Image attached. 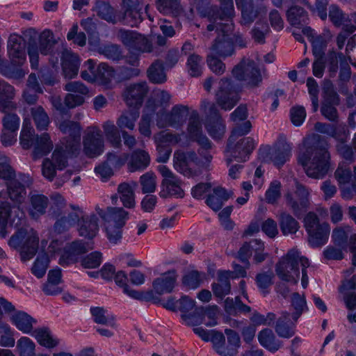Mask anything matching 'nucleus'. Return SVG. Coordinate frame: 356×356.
Wrapping results in <instances>:
<instances>
[{
  "mask_svg": "<svg viewBox=\"0 0 356 356\" xmlns=\"http://www.w3.org/2000/svg\"><path fill=\"white\" fill-rule=\"evenodd\" d=\"M78 153H72L71 151L68 152L66 145L63 143V146H57L52 154L53 163L58 170H63L67 165V159L69 157L76 156Z\"/></svg>",
  "mask_w": 356,
  "mask_h": 356,
  "instance_id": "obj_43",
  "label": "nucleus"
},
{
  "mask_svg": "<svg viewBox=\"0 0 356 356\" xmlns=\"http://www.w3.org/2000/svg\"><path fill=\"white\" fill-rule=\"evenodd\" d=\"M117 38L130 51L159 54L158 47L153 46V39L137 32L121 29L117 33Z\"/></svg>",
  "mask_w": 356,
  "mask_h": 356,
  "instance_id": "obj_9",
  "label": "nucleus"
},
{
  "mask_svg": "<svg viewBox=\"0 0 356 356\" xmlns=\"http://www.w3.org/2000/svg\"><path fill=\"white\" fill-rule=\"evenodd\" d=\"M121 7L124 13V18L129 17L133 20L131 26L140 22L143 0H122Z\"/></svg>",
  "mask_w": 356,
  "mask_h": 356,
  "instance_id": "obj_31",
  "label": "nucleus"
},
{
  "mask_svg": "<svg viewBox=\"0 0 356 356\" xmlns=\"http://www.w3.org/2000/svg\"><path fill=\"white\" fill-rule=\"evenodd\" d=\"M13 321L16 327L21 331L29 333L33 329V323L35 321L24 312H18L13 316Z\"/></svg>",
  "mask_w": 356,
  "mask_h": 356,
  "instance_id": "obj_49",
  "label": "nucleus"
},
{
  "mask_svg": "<svg viewBox=\"0 0 356 356\" xmlns=\"http://www.w3.org/2000/svg\"><path fill=\"white\" fill-rule=\"evenodd\" d=\"M351 232L352 229L350 226L338 227L332 231V240L337 245L345 248L347 245L349 235Z\"/></svg>",
  "mask_w": 356,
  "mask_h": 356,
  "instance_id": "obj_55",
  "label": "nucleus"
},
{
  "mask_svg": "<svg viewBox=\"0 0 356 356\" xmlns=\"http://www.w3.org/2000/svg\"><path fill=\"white\" fill-rule=\"evenodd\" d=\"M8 54L14 65H21L26 60V42L18 34H10L8 40Z\"/></svg>",
  "mask_w": 356,
  "mask_h": 356,
  "instance_id": "obj_21",
  "label": "nucleus"
},
{
  "mask_svg": "<svg viewBox=\"0 0 356 356\" xmlns=\"http://www.w3.org/2000/svg\"><path fill=\"white\" fill-rule=\"evenodd\" d=\"M303 259L306 257L294 249L289 250L276 264L275 271L282 280L296 284L300 276L299 266H302Z\"/></svg>",
  "mask_w": 356,
  "mask_h": 356,
  "instance_id": "obj_5",
  "label": "nucleus"
},
{
  "mask_svg": "<svg viewBox=\"0 0 356 356\" xmlns=\"http://www.w3.org/2000/svg\"><path fill=\"white\" fill-rule=\"evenodd\" d=\"M147 74L150 81L154 83H163L166 81V74L162 61L156 60L147 70Z\"/></svg>",
  "mask_w": 356,
  "mask_h": 356,
  "instance_id": "obj_50",
  "label": "nucleus"
},
{
  "mask_svg": "<svg viewBox=\"0 0 356 356\" xmlns=\"http://www.w3.org/2000/svg\"><path fill=\"white\" fill-rule=\"evenodd\" d=\"M60 130L65 134H68L70 141L68 140L65 144L67 150L72 153H78L80 149L81 127L79 123L65 120L59 125Z\"/></svg>",
  "mask_w": 356,
  "mask_h": 356,
  "instance_id": "obj_22",
  "label": "nucleus"
},
{
  "mask_svg": "<svg viewBox=\"0 0 356 356\" xmlns=\"http://www.w3.org/2000/svg\"><path fill=\"white\" fill-rule=\"evenodd\" d=\"M90 313L92 316L93 321L101 325H110L114 327L115 323L113 318L111 321L107 315V311L104 307H96L90 308Z\"/></svg>",
  "mask_w": 356,
  "mask_h": 356,
  "instance_id": "obj_62",
  "label": "nucleus"
},
{
  "mask_svg": "<svg viewBox=\"0 0 356 356\" xmlns=\"http://www.w3.org/2000/svg\"><path fill=\"white\" fill-rule=\"evenodd\" d=\"M19 356H35V344L28 337H22L17 341Z\"/></svg>",
  "mask_w": 356,
  "mask_h": 356,
  "instance_id": "obj_64",
  "label": "nucleus"
},
{
  "mask_svg": "<svg viewBox=\"0 0 356 356\" xmlns=\"http://www.w3.org/2000/svg\"><path fill=\"white\" fill-rule=\"evenodd\" d=\"M257 338L260 345L271 353L277 352L282 346V342L277 339L270 328L261 330L258 333Z\"/></svg>",
  "mask_w": 356,
  "mask_h": 356,
  "instance_id": "obj_33",
  "label": "nucleus"
},
{
  "mask_svg": "<svg viewBox=\"0 0 356 356\" xmlns=\"http://www.w3.org/2000/svg\"><path fill=\"white\" fill-rule=\"evenodd\" d=\"M211 24L207 26V31H212L216 30L218 33H221L220 37L232 38L233 35L236 37V41L240 43V46H244L243 44L241 43L242 41L241 35H236L234 33V24L232 22V18H225L222 21L218 20V18H210Z\"/></svg>",
  "mask_w": 356,
  "mask_h": 356,
  "instance_id": "obj_26",
  "label": "nucleus"
},
{
  "mask_svg": "<svg viewBox=\"0 0 356 356\" xmlns=\"http://www.w3.org/2000/svg\"><path fill=\"white\" fill-rule=\"evenodd\" d=\"M97 215L104 221L105 225L124 227L129 218V213L122 207H108L106 211L96 208Z\"/></svg>",
  "mask_w": 356,
  "mask_h": 356,
  "instance_id": "obj_24",
  "label": "nucleus"
},
{
  "mask_svg": "<svg viewBox=\"0 0 356 356\" xmlns=\"http://www.w3.org/2000/svg\"><path fill=\"white\" fill-rule=\"evenodd\" d=\"M237 8L241 12V24L249 26L258 17L261 12L266 13L264 7H255L253 0H235Z\"/></svg>",
  "mask_w": 356,
  "mask_h": 356,
  "instance_id": "obj_25",
  "label": "nucleus"
},
{
  "mask_svg": "<svg viewBox=\"0 0 356 356\" xmlns=\"http://www.w3.org/2000/svg\"><path fill=\"white\" fill-rule=\"evenodd\" d=\"M188 111L189 108L182 104L174 106L168 113L163 110L159 111L156 114V125L159 128L168 126L178 128L186 121Z\"/></svg>",
  "mask_w": 356,
  "mask_h": 356,
  "instance_id": "obj_16",
  "label": "nucleus"
},
{
  "mask_svg": "<svg viewBox=\"0 0 356 356\" xmlns=\"http://www.w3.org/2000/svg\"><path fill=\"white\" fill-rule=\"evenodd\" d=\"M187 67L191 76H200L202 72V58L195 54L190 55L187 60Z\"/></svg>",
  "mask_w": 356,
  "mask_h": 356,
  "instance_id": "obj_61",
  "label": "nucleus"
},
{
  "mask_svg": "<svg viewBox=\"0 0 356 356\" xmlns=\"http://www.w3.org/2000/svg\"><path fill=\"white\" fill-rule=\"evenodd\" d=\"M187 135L188 138L196 142L204 149H211L212 145L207 136L203 134L202 122L198 112L193 110L191 112L187 126Z\"/></svg>",
  "mask_w": 356,
  "mask_h": 356,
  "instance_id": "obj_17",
  "label": "nucleus"
},
{
  "mask_svg": "<svg viewBox=\"0 0 356 356\" xmlns=\"http://www.w3.org/2000/svg\"><path fill=\"white\" fill-rule=\"evenodd\" d=\"M90 51H96L99 54L106 56L107 58L115 61H118L124 58L121 47L117 44L110 43L96 47L90 41Z\"/></svg>",
  "mask_w": 356,
  "mask_h": 356,
  "instance_id": "obj_41",
  "label": "nucleus"
},
{
  "mask_svg": "<svg viewBox=\"0 0 356 356\" xmlns=\"http://www.w3.org/2000/svg\"><path fill=\"white\" fill-rule=\"evenodd\" d=\"M225 334L227 338V343L222 332L211 331V342L213 350L220 356H236L241 344L239 334L234 330L228 328L225 330Z\"/></svg>",
  "mask_w": 356,
  "mask_h": 356,
  "instance_id": "obj_6",
  "label": "nucleus"
},
{
  "mask_svg": "<svg viewBox=\"0 0 356 356\" xmlns=\"http://www.w3.org/2000/svg\"><path fill=\"white\" fill-rule=\"evenodd\" d=\"M149 163L150 157L149 154L145 150L136 149L131 154V159L128 164L129 170L131 172L144 170L148 167Z\"/></svg>",
  "mask_w": 356,
  "mask_h": 356,
  "instance_id": "obj_40",
  "label": "nucleus"
},
{
  "mask_svg": "<svg viewBox=\"0 0 356 356\" xmlns=\"http://www.w3.org/2000/svg\"><path fill=\"white\" fill-rule=\"evenodd\" d=\"M291 148L286 143H279L268 149L267 156L275 165L281 166L291 156Z\"/></svg>",
  "mask_w": 356,
  "mask_h": 356,
  "instance_id": "obj_30",
  "label": "nucleus"
},
{
  "mask_svg": "<svg viewBox=\"0 0 356 356\" xmlns=\"http://www.w3.org/2000/svg\"><path fill=\"white\" fill-rule=\"evenodd\" d=\"M61 65L65 77L73 79L78 74L80 60L78 56L71 51L65 49L62 52Z\"/></svg>",
  "mask_w": 356,
  "mask_h": 356,
  "instance_id": "obj_28",
  "label": "nucleus"
},
{
  "mask_svg": "<svg viewBox=\"0 0 356 356\" xmlns=\"http://www.w3.org/2000/svg\"><path fill=\"white\" fill-rule=\"evenodd\" d=\"M38 342L44 347L51 348L57 346L58 341L54 339L47 328L35 330L33 334Z\"/></svg>",
  "mask_w": 356,
  "mask_h": 356,
  "instance_id": "obj_57",
  "label": "nucleus"
},
{
  "mask_svg": "<svg viewBox=\"0 0 356 356\" xmlns=\"http://www.w3.org/2000/svg\"><path fill=\"white\" fill-rule=\"evenodd\" d=\"M176 283V275L174 272L163 274L153 281L152 286L154 291L159 294L170 293Z\"/></svg>",
  "mask_w": 356,
  "mask_h": 356,
  "instance_id": "obj_34",
  "label": "nucleus"
},
{
  "mask_svg": "<svg viewBox=\"0 0 356 356\" xmlns=\"http://www.w3.org/2000/svg\"><path fill=\"white\" fill-rule=\"evenodd\" d=\"M56 40L54 33L49 29L44 30L39 35L38 49L42 55L50 54Z\"/></svg>",
  "mask_w": 356,
  "mask_h": 356,
  "instance_id": "obj_46",
  "label": "nucleus"
},
{
  "mask_svg": "<svg viewBox=\"0 0 356 356\" xmlns=\"http://www.w3.org/2000/svg\"><path fill=\"white\" fill-rule=\"evenodd\" d=\"M345 56L342 53L337 54L334 51H331L327 54V72L329 76L334 78L336 76L339 70L338 63L345 62Z\"/></svg>",
  "mask_w": 356,
  "mask_h": 356,
  "instance_id": "obj_60",
  "label": "nucleus"
},
{
  "mask_svg": "<svg viewBox=\"0 0 356 356\" xmlns=\"http://www.w3.org/2000/svg\"><path fill=\"white\" fill-rule=\"evenodd\" d=\"M295 323L290 322V314L282 312L275 326L276 333L280 337L289 339L295 334Z\"/></svg>",
  "mask_w": 356,
  "mask_h": 356,
  "instance_id": "obj_36",
  "label": "nucleus"
},
{
  "mask_svg": "<svg viewBox=\"0 0 356 356\" xmlns=\"http://www.w3.org/2000/svg\"><path fill=\"white\" fill-rule=\"evenodd\" d=\"M181 181L176 177L174 179H163L161 183L160 197L167 198L168 197H183L184 193L181 188Z\"/></svg>",
  "mask_w": 356,
  "mask_h": 356,
  "instance_id": "obj_37",
  "label": "nucleus"
},
{
  "mask_svg": "<svg viewBox=\"0 0 356 356\" xmlns=\"http://www.w3.org/2000/svg\"><path fill=\"white\" fill-rule=\"evenodd\" d=\"M138 109L132 108L124 111L117 120V125L122 130L128 129L133 130L135 128V123L139 118Z\"/></svg>",
  "mask_w": 356,
  "mask_h": 356,
  "instance_id": "obj_42",
  "label": "nucleus"
},
{
  "mask_svg": "<svg viewBox=\"0 0 356 356\" xmlns=\"http://www.w3.org/2000/svg\"><path fill=\"white\" fill-rule=\"evenodd\" d=\"M148 92L146 82L131 84L122 93L123 99L129 108L138 109Z\"/></svg>",
  "mask_w": 356,
  "mask_h": 356,
  "instance_id": "obj_20",
  "label": "nucleus"
},
{
  "mask_svg": "<svg viewBox=\"0 0 356 356\" xmlns=\"http://www.w3.org/2000/svg\"><path fill=\"white\" fill-rule=\"evenodd\" d=\"M60 130L65 134H68L70 141L68 140L65 144L67 150L72 153H78L80 149L81 127L79 123L65 120L59 125Z\"/></svg>",
  "mask_w": 356,
  "mask_h": 356,
  "instance_id": "obj_23",
  "label": "nucleus"
},
{
  "mask_svg": "<svg viewBox=\"0 0 356 356\" xmlns=\"http://www.w3.org/2000/svg\"><path fill=\"white\" fill-rule=\"evenodd\" d=\"M291 303L295 312L291 316L294 322H296L305 310L307 309V302L304 295H300L295 292L291 295Z\"/></svg>",
  "mask_w": 356,
  "mask_h": 356,
  "instance_id": "obj_51",
  "label": "nucleus"
},
{
  "mask_svg": "<svg viewBox=\"0 0 356 356\" xmlns=\"http://www.w3.org/2000/svg\"><path fill=\"white\" fill-rule=\"evenodd\" d=\"M303 146L304 149L298 154V163L308 177L323 179L331 167L327 140L318 134H313L305 138Z\"/></svg>",
  "mask_w": 356,
  "mask_h": 356,
  "instance_id": "obj_1",
  "label": "nucleus"
},
{
  "mask_svg": "<svg viewBox=\"0 0 356 356\" xmlns=\"http://www.w3.org/2000/svg\"><path fill=\"white\" fill-rule=\"evenodd\" d=\"M323 102L332 104H339L340 99L335 91L332 82L329 79H325L323 83Z\"/></svg>",
  "mask_w": 356,
  "mask_h": 356,
  "instance_id": "obj_58",
  "label": "nucleus"
},
{
  "mask_svg": "<svg viewBox=\"0 0 356 356\" xmlns=\"http://www.w3.org/2000/svg\"><path fill=\"white\" fill-rule=\"evenodd\" d=\"M29 199L28 212L32 218L36 220L46 213L49 205V199L47 196L38 193L37 191H33L29 193Z\"/></svg>",
  "mask_w": 356,
  "mask_h": 356,
  "instance_id": "obj_27",
  "label": "nucleus"
},
{
  "mask_svg": "<svg viewBox=\"0 0 356 356\" xmlns=\"http://www.w3.org/2000/svg\"><path fill=\"white\" fill-rule=\"evenodd\" d=\"M31 115L38 130H46L49 124V118L41 106L31 108Z\"/></svg>",
  "mask_w": 356,
  "mask_h": 356,
  "instance_id": "obj_47",
  "label": "nucleus"
},
{
  "mask_svg": "<svg viewBox=\"0 0 356 356\" xmlns=\"http://www.w3.org/2000/svg\"><path fill=\"white\" fill-rule=\"evenodd\" d=\"M232 75L238 81H244L250 88L259 86L262 81L259 70L254 62L243 59L232 70Z\"/></svg>",
  "mask_w": 356,
  "mask_h": 356,
  "instance_id": "obj_15",
  "label": "nucleus"
},
{
  "mask_svg": "<svg viewBox=\"0 0 356 356\" xmlns=\"http://www.w3.org/2000/svg\"><path fill=\"white\" fill-rule=\"evenodd\" d=\"M304 226L308 234V242L313 248L323 245L327 241L330 228L327 222H320L314 212H309L304 218Z\"/></svg>",
  "mask_w": 356,
  "mask_h": 356,
  "instance_id": "obj_7",
  "label": "nucleus"
},
{
  "mask_svg": "<svg viewBox=\"0 0 356 356\" xmlns=\"http://www.w3.org/2000/svg\"><path fill=\"white\" fill-rule=\"evenodd\" d=\"M255 147L254 140L251 137H243L234 142L227 141V161L229 164L233 159L244 162Z\"/></svg>",
  "mask_w": 356,
  "mask_h": 356,
  "instance_id": "obj_14",
  "label": "nucleus"
},
{
  "mask_svg": "<svg viewBox=\"0 0 356 356\" xmlns=\"http://www.w3.org/2000/svg\"><path fill=\"white\" fill-rule=\"evenodd\" d=\"M31 179L26 175H19L18 178H14L6 183L7 194L10 200L14 203L12 209L18 218L19 224L24 221V213L20 209V205L24 202L26 197V188L31 186Z\"/></svg>",
  "mask_w": 356,
  "mask_h": 356,
  "instance_id": "obj_4",
  "label": "nucleus"
},
{
  "mask_svg": "<svg viewBox=\"0 0 356 356\" xmlns=\"http://www.w3.org/2000/svg\"><path fill=\"white\" fill-rule=\"evenodd\" d=\"M241 86L229 78H222L218 82L215 93L216 104L225 111L232 110L240 99Z\"/></svg>",
  "mask_w": 356,
  "mask_h": 356,
  "instance_id": "obj_8",
  "label": "nucleus"
},
{
  "mask_svg": "<svg viewBox=\"0 0 356 356\" xmlns=\"http://www.w3.org/2000/svg\"><path fill=\"white\" fill-rule=\"evenodd\" d=\"M281 197V184L280 181L275 180L270 184L268 189L265 194L266 201L268 204H275L278 199Z\"/></svg>",
  "mask_w": 356,
  "mask_h": 356,
  "instance_id": "obj_63",
  "label": "nucleus"
},
{
  "mask_svg": "<svg viewBox=\"0 0 356 356\" xmlns=\"http://www.w3.org/2000/svg\"><path fill=\"white\" fill-rule=\"evenodd\" d=\"M15 96L14 87L3 80H0V111L6 113L15 109L17 104L12 100Z\"/></svg>",
  "mask_w": 356,
  "mask_h": 356,
  "instance_id": "obj_29",
  "label": "nucleus"
},
{
  "mask_svg": "<svg viewBox=\"0 0 356 356\" xmlns=\"http://www.w3.org/2000/svg\"><path fill=\"white\" fill-rule=\"evenodd\" d=\"M138 183L135 181L120 183L117 188V193L111 197L113 204H117L120 198L122 205L127 209H133L136 206L135 189Z\"/></svg>",
  "mask_w": 356,
  "mask_h": 356,
  "instance_id": "obj_19",
  "label": "nucleus"
},
{
  "mask_svg": "<svg viewBox=\"0 0 356 356\" xmlns=\"http://www.w3.org/2000/svg\"><path fill=\"white\" fill-rule=\"evenodd\" d=\"M90 157H95L104 151V140L101 131L96 127H90Z\"/></svg>",
  "mask_w": 356,
  "mask_h": 356,
  "instance_id": "obj_45",
  "label": "nucleus"
},
{
  "mask_svg": "<svg viewBox=\"0 0 356 356\" xmlns=\"http://www.w3.org/2000/svg\"><path fill=\"white\" fill-rule=\"evenodd\" d=\"M70 207L75 212L70 213L67 216L62 217L58 220L54 225L55 232L62 233L68 228L76 225L79 234L81 236H88L89 221L88 217L83 215V211L78 207L74 205Z\"/></svg>",
  "mask_w": 356,
  "mask_h": 356,
  "instance_id": "obj_11",
  "label": "nucleus"
},
{
  "mask_svg": "<svg viewBox=\"0 0 356 356\" xmlns=\"http://www.w3.org/2000/svg\"><path fill=\"white\" fill-rule=\"evenodd\" d=\"M88 252L87 243L82 241H74L66 245L61 254L58 263L65 266L81 261V266L85 268H89V257L85 256Z\"/></svg>",
  "mask_w": 356,
  "mask_h": 356,
  "instance_id": "obj_13",
  "label": "nucleus"
},
{
  "mask_svg": "<svg viewBox=\"0 0 356 356\" xmlns=\"http://www.w3.org/2000/svg\"><path fill=\"white\" fill-rule=\"evenodd\" d=\"M156 8L160 13L174 17L183 12L179 0H156Z\"/></svg>",
  "mask_w": 356,
  "mask_h": 356,
  "instance_id": "obj_44",
  "label": "nucleus"
},
{
  "mask_svg": "<svg viewBox=\"0 0 356 356\" xmlns=\"http://www.w3.org/2000/svg\"><path fill=\"white\" fill-rule=\"evenodd\" d=\"M213 53L220 57L226 58L231 56L234 53V47L232 38L218 36L211 47Z\"/></svg>",
  "mask_w": 356,
  "mask_h": 356,
  "instance_id": "obj_39",
  "label": "nucleus"
},
{
  "mask_svg": "<svg viewBox=\"0 0 356 356\" xmlns=\"http://www.w3.org/2000/svg\"><path fill=\"white\" fill-rule=\"evenodd\" d=\"M49 259L47 253L39 254L31 268V273L38 278L42 277L48 268Z\"/></svg>",
  "mask_w": 356,
  "mask_h": 356,
  "instance_id": "obj_54",
  "label": "nucleus"
},
{
  "mask_svg": "<svg viewBox=\"0 0 356 356\" xmlns=\"http://www.w3.org/2000/svg\"><path fill=\"white\" fill-rule=\"evenodd\" d=\"M309 193L305 186L296 181V189L293 193L285 195L286 204L298 218H300L309 207Z\"/></svg>",
  "mask_w": 356,
  "mask_h": 356,
  "instance_id": "obj_12",
  "label": "nucleus"
},
{
  "mask_svg": "<svg viewBox=\"0 0 356 356\" xmlns=\"http://www.w3.org/2000/svg\"><path fill=\"white\" fill-rule=\"evenodd\" d=\"M274 274L272 271L261 272L255 277V282L257 287L264 295L269 293V288L273 284V279Z\"/></svg>",
  "mask_w": 356,
  "mask_h": 356,
  "instance_id": "obj_56",
  "label": "nucleus"
},
{
  "mask_svg": "<svg viewBox=\"0 0 356 356\" xmlns=\"http://www.w3.org/2000/svg\"><path fill=\"white\" fill-rule=\"evenodd\" d=\"M174 167L175 168L187 177H194L197 175L196 170L190 167L191 163H194L198 166L199 157L194 151H177L174 154Z\"/></svg>",
  "mask_w": 356,
  "mask_h": 356,
  "instance_id": "obj_18",
  "label": "nucleus"
},
{
  "mask_svg": "<svg viewBox=\"0 0 356 356\" xmlns=\"http://www.w3.org/2000/svg\"><path fill=\"white\" fill-rule=\"evenodd\" d=\"M200 110L206 118L205 127L213 139H220L225 134V125L216 105L207 99H203L200 104Z\"/></svg>",
  "mask_w": 356,
  "mask_h": 356,
  "instance_id": "obj_10",
  "label": "nucleus"
},
{
  "mask_svg": "<svg viewBox=\"0 0 356 356\" xmlns=\"http://www.w3.org/2000/svg\"><path fill=\"white\" fill-rule=\"evenodd\" d=\"M230 273L229 271L219 270L218 272V282L212 284V291L214 296L220 300H222L230 292Z\"/></svg>",
  "mask_w": 356,
  "mask_h": 356,
  "instance_id": "obj_38",
  "label": "nucleus"
},
{
  "mask_svg": "<svg viewBox=\"0 0 356 356\" xmlns=\"http://www.w3.org/2000/svg\"><path fill=\"white\" fill-rule=\"evenodd\" d=\"M277 219L280 230L284 236L295 234L300 229L298 220L286 211H280Z\"/></svg>",
  "mask_w": 356,
  "mask_h": 356,
  "instance_id": "obj_35",
  "label": "nucleus"
},
{
  "mask_svg": "<svg viewBox=\"0 0 356 356\" xmlns=\"http://www.w3.org/2000/svg\"><path fill=\"white\" fill-rule=\"evenodd\" d=\"M94 10L102 19L109 22L115 23V10L108 3L97 1Z\"/></svg>",
  "mask_w": 356,
  "mask_h": 356,
  "instance_id": "obj_52",
  "label": "nucleus"
},
{
  "mask_svg": "<svg viewBox=\"0 0 356 356\" xmlns=\"http://www.w3.org/2000/svg\"><path fill=\"white\" fill-rule=\"evenodd\" d=\"M287 20L292 26L305 24L308 19L307 13L300 6H293L286 11Z\"/></svg>",
  "mask_w": 356,
  "mask_h": 356,
  "instance_id": "obj_48",
  "label": "nucleus"
},
{
  "mask_svg": "<svg viewBox=\"0 0 356 356\" xmlns=\"http://www.w3.org/2000/svg\"><path fill=\"white\" fill-rule=\"evenodd\" d=\"M19 140L24 149H28L32 146L34 147L33 152L34 159L47 155L53 149V143L49 135L47 133H44L40 136L35 134L29 119L24 120Z\"/></svg>",
  "mask_w": 356,
  "mask_h": 356,
  "instance_id": "obj_3",
  "label": "nucleus"
},
{
  "mask_svg": "<svg viewBox=\"0 0 356 356\" xmlns=\"http://www.w3.org/2000/svg\"><path fill=\"white\" fill-rule=\"evenodd\" d=\"M16 216L13 218L12 222L16 227L21 226L12 235L8 241L10 247L19 252L21 260L26 262L31 259L37 253L39 245V237L37 232L32 228L26 226V218L19 224Z\"/></svg>",
  "mask_w": 356,
  "mask_h": 356,
  "instance_id": "obj_2",
  "label": "nucleus"
},
{
  "mask_svg": "<svg viewBox=\"0 0 356 356\" xmlns=\"http://www.w3.org/2000/svg\"><path fill=\"white\" fill-rule=\"evenodd\" d=\"M12 212L13 209L10 202L5 201L0 203V236L1 238H5L8 234L6 231L8 219Z\"/></svg>",
  "mask_w": 356,
  "mask_h": 356,
  "instance_id": "obj_53",
  "label": "nucleus"
},
{
  "mask_svg": "<svg viewBox=\"0 0 356 356\" xmlns=\"http://www.w3.org/2000/svg\"><path fill=\"white\" fill-rule=\"evenodd\" d=\"M232 195V191H227L224 188L218 186L214 188L213 193L208 195L206 203L213 211H218Z\"/></svg>",
  "mask_w": 356,
  "mask_h": 356,
  "instance_id": "obj_32",
  "label": "nucleus"
},
{
  "mask_svg": "<svg viewBox=\"0 0 356 356\" xmlns=\"http://www.w3.org/2000/svg\"><path fill=\"white\" fill-rule=\"evenodd\" d=\"M143 193H154L156 188V176L149 171L140 176L139 179Z\"/></svg>",
  "mask_w": 356,
  "mask_h": 356,
  "instance_id": "obj_59",
  "label": "nucleus"
}]
</instances>
